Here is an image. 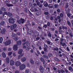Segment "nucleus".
Here are the masks:
<instances>
[{"instance_id": "23", "label": "nucleus", "mask_w": 73, "mask_h": 73, "mask_svg": "<svg viewBox=\"0 0 73 73\" xmlns=\"http://www.w3.org/2000/svg\"><path fill=\"white\" fill-rule=\"evenodd\" d=\"M68 69L69 70H70L71 72H72L73 71V69L72 68V67L71 66L68 68Z\"/></svg>"}, {"instance_id": "19", "label": "nucleus", "mask_w": 73, "mask_h": 73, "mask_svg": "<svg viewBox=\"0 0 73 73\" xmlns=\"http://www.w3.org/2000/svg\"><path fill=\"white\" fill-rule=\"evenodd\" d=\"M30 61L31 64H32L33 65L35 64V62L33 61V59H31Z\"/></svg>"}, {"instance_id": "1", "label": "nucleus", "mask_w": 73, "mask_h": 73, "mask_svg": "<svg viewBox=\"0 0 73 73\" xmlns=\"http://www.w3.org/2000/svg\"><path fill=\"white\" fill-rule=\"evenodd\" d=\"M9 23L11 24H13L15 23V20L12 18H10L8 19Z\"/></svg>"}, {"instance_id": "15", "label": "nucleus", "mask_w": 73, "mask_h": 73, "mask_svg": "<svg viewBox=\"0 0 73 73\" xmlns=\"http://www.w3.org/2000/svg\"><path fill=\"white\" fill-rule=\"evenodd\" d=\"M69 7V5H68V3H66L65 4V6L64 7V9H67V8H68V7Z\"/></svg>"}, {"instance_id": "30", "label": "nucleus", "mask_w": 73, "mask_h": 73, "mask_svg": "<svg viewBox=\"0 0 73 73\" xmlns=\"http://www.w3.org/2000/svg\"><path fill=\"white\" fill-rule=\"evenodd\" d=\"M1 10L2 11H6V9L4 7H2L1 9Z\"/></svg>"}, {"instance_id": "49", "label": "nucleus", "mask_w": 73, "mask_h": 73, "mask_svg": "<svg viewBox=\"0 0 73 73\" xmlns=\"http://www.w3.org/2000/svg\"><path fill=\"white\" fill-rule=\"evenodd\" d=\"M44 14L45 15H48L49 14V12H45L44 13Z\"/></svg>"}, {"instance_id": "24", "label": "nucleus", "mask_w": 73, "mask_h": 73, "mask_svg": "<svg viewBox=\"0 0 73 73\" xmlns=\"http://www.w3.org/2000/svg\"><path fill=\"white\" fill-rule=\"evenodd\" d=\"M2 54L3 58H5V57H6V55L5 54V52H3Z\"/></svg>"}, {"instance_id": "17", "label": "nucleus", "mask_w": 73, "mask_h": 73, "mask_svg": "<svg viewBox=\"0 0 73 73\" xmlns=\"http://www.w3.org/2000/svg\"><path fill=\"white\" fill-rule=\"evenodd\" d=\"M62 29H63V30L65 29V30H67V29H68V28H67V27H66V26L62 25Z\"/></svg>"}, {"instance_id": "5", "label": "nucleus", "mask_w": 73, "mask_h": 73, "mask_svg": "<svg viewBox=\"0 0 73 73\" xmlns=\"http://www.w3.org/2000/svg\"><path fill=\"white\" fill-rule=\"evenodd\" d=\"M5 3L7 7H13V5L12 4H8L9 2L7 1H5Z\"/></svg>"}, {"instance_id": "47", "label": "nucleus", "mask_w": 73, "mask_h": 73, "mask_svg": "<svg viewBox=\"0 0 73 73\" xmlns=\"http://www.w3.org/2000/svg\"><path fill=\"white\" fill-rule=\"evenodd\" d=\"M47 43L48 44H49V45H50V43H51V42H50V41H47Z\"/></svg>"}, {"instance_id": "40", "label": "nucleus", "mask_w": 73, "mask_h": 73, "mask_svg": "<svg viewBox=\"0 0 73 73\" xmlns=\"http://www.w3.org/2000/svg\"><path fill=\"white\" fill-rule=\"evenodd\" d=\"M25 72L26 73H29V70L28 69H26L25 71Z\"/></svg>"}, {"instance_id": "45", "label": "nucleus", "mask_w": 73, "mask_h": 73, "mask_svg": "<svg viewBox=\"0 0 73 73\" xmlns=\"http://www.w3.org/2000/svg\"><path fill=\"white\" fill-rule=\"evenodd\" d=\"M15 29V28L12 25L11 27V30H13V29Z\"/></svg>"}, {"instance_id": "52", "label": "nucleus", "mask_w": 73, "mask_h": 73, "mask_svg": "<svg viewBox=\"0 0 73 73\" xmlns=\"http://www.w3.org/2000/svg\"><path fill=\"white\" fill-rule=\"evenodd\" d=\"M24 4L25 6H27V1H25L24 2Z\"/></svg>"}, {"instance_id": "36", "label": "nucleus", "mask_w": 73, "mask_h": 73, "mask_svg": "<svg viewBox=\"0 0 73 73\" xmlns=\"http://www.w3.org/2000/svg\"><path fill=\"white\" fill-rule=\"evenodd\" d=\"M27 33L28 35H32V32L31 31H28L27 32Z\"/></svg>"}, {"instance_id": "27", "label": "nucleus", "mask_w": 73, "mask_h": 73, "mask_svg": "<svg viewBox=\"0 0 73 73\" xmlns=\"http://www.w3.org/2000/svg\"><path fill=\"white\" fill-rule=\"evenodd\" d=\"M36 4L38 6H39L40 5V3L39 2V1L38 0L36 1Z\"/></svg>"}, {"instance_id": "60", "label": "nucleus", "mask_w": 73, "mask_h": 73, "mask_svg": "<svg viewBox=\"0 0 73 73\" xmlns=\"http://www.w3.org/2000/svg\"><path fill=\"white\" fill-rule=\"evenodd\" d=\"M58 50V48H56L54 49V50H56V51H57Z\"/></svg>"}, {"instance_id": "44", "label": "nucleus", "mask_w": 73, "mask_h": 73, "mask_svg": "<svg viewBox=\"0 0 73 73\" xmlns=\"http://www.w3.org/2000/svg\"><path fill=\"white\" fill-rule=\"evenodd\" d=\"M18 39H19V38L17 37H16L14 38V40H15V41L17 40H18Z\"/></svg>"}, {"instance_id": "26", "label": "nucleus", "mask_w": 73, "mask_h": 73, "mask_svg": "<svg viewBox=\"0 0 73 73\" xmlns=\"http://www.w3.org/2000/svg\"><path fill=\"white\" fill-rule=\"evenodd\" d=\"M7 15H8L9 17H12V16H13L12 14L10 13L9 12L8 13Z\"/></svg>"}, {"instance_id": "62", "label": "nucleus", "mask_w": 73, "mask_h": 73, "mask_svg": "<svg viewBox=\"0 0 73 73\" xmlns=\"http://www.w3.org/2000/svg\"><path fill=\"white\" fill-rule=\"evenodd\" d=\"M26 49L27 50H29L30 49H29V48H28V47H26Z\"/></svg>"}, {"instance_id": "13", "label": "nucleus", "mask_w": 73, "mask_h": 73, "mask_svg": "<svg viewBox=\"0 0 73 73\" xmlns=\"http://www.w3.org/2000/svg\"><path fill=\"white\" fill-rule=\"evenodd\" d=\"M43 5L44 6L46 7H48V3L46 1H44V2Z\"/></svg>"}, {"instance_id": "54", "label": "nucleus", "mask_w": 73, "mask_h": 73, "mask_svg": "<svg viewBox=\"0 0 73 73\" xmlns=\"http://www.w3.org/2000/svg\"><path fill=\"white\" fill-rule=\"evenodd\" d=\"M36 15L38 16L40 15V13H38V12H37L36 13Z\"/></svg>"}, {"instance_id": "56", "label": "nucleus", "mask_w": 73, "mask_h": 73, "mask_svg": "<svg viewBox=\"0 0 73 73\" xmlns=\"http://www.w3.org/2000/svg\"><path fill=\"white\" fill-rule=\"evenodd\" d=\"M60 16L61 17H63V14L62 13H61L60 14Z\"/></svg>"}, {"instance_id": "20", "label": "nucleus", "mask_w": 73, "mask_h": 73, "mask_svg": "<svg viewBox=\"0 0 73 73\" xmlns=\"http://www.w3.org/2000/svg\"><path fill=\"white\" fill-rule=\"evenodd\" d=\"M65 11L66 12V13H69L70 11V9L69 8H68V10H67V9H65Z\"/></svg>"}, {"instance_id": "25", "label": "nucleus", "mask_w": 73, "mask_h": 73, "mask_svg": "<svg viewBox=\"0 0 73 73\" xmlns=\"http://www.w3.org/2000/svg\"><path fill=\"white\" fill-rule=\"evenodd\" d=\"M3 41V37H1L0 38V44L2 43Z\"/></svg>"}, {"instance_id": "4", "label": "nucleus", "mask_w": 73, "mask_h": 73, "mask_svg": "<svg viewBox=\"0 0 73 73\" xmlns=\"http://www.w3.org/2000/svg\"><path fill=\"white\" fill-rule=\"evenodd\" d=\"M25 65L24 64L21 65L19 66V69L21 70H23L25 69Z\"/></svg>"}, {"instance_id": "48", "label": "nucleus", "mask_w": 73, "mask_h": 73, "mask_svg": "<svg viewBox=\"0 0 73 73\" xmlns=\"http://www.w3.org/2000/svg\"><path fill=\"white\" fill-rule=\"evenodd\" d=\"M21 56L19 55L18 56L17 58H18V60H19V59H20V58H21Z\"/></svg>"}, {"instance_id": "12", "label": "nucleus", "mask_w": 73, "mask_h": 73, "mask_svg": "<svg viewBox=\"0 0 73 73\" xmlns=\"http://www.w3.org/2000/svg\"><path fill=\"white\" fill-rule=\"evenodd\" d=\"M32 12H38V10L36 9V8H35L33 9L31 11Z\"/></svg>"}, {"instance_id": "35", "label": "nucleus", "mask_w": 73, "mask_h": 73, "mask_svg": "<svg viewBox=\"0 0 73 73\" xmlns=\"http://www.w3.org/2000/svg\"><path fill=\"white\" fill-rule=\"evenodd\" d=\"M2 49L3 52H5L7 50V48H2Z\"/></svg>"}, {"instance_id": "3", "label": "nucleus", "mask_w": 73, "mask_h": 73, "mask_svg": "<svg viewBox=\"0 0 73 73\" xmlns=\"http://www.w3.org/2000/svg\"><path fill=\"white\" fill-rule=\"evenodd\" d=\"M11 41L10 40H9L6 41L5 42V46H7L9 45L10 44H11Z\"/></svg>"}, {"instance_id": "58", "label": "nucleus", "mask_w": 73, "mask_h": 73, "mask_svg": "<svg viewBox=\"0 0 73 73\" xmlns=\"http://www.w3.org/2000/svg\"><path fill=\"white\" fill-rule=\"evenodd\" d=\"M48 56L50 57H51L52 56V54H51L49 53L48 54Z\"/></svg>"}, {"instance_id": "37", "label": "nucleus", "mask_w": 73, "mask_h": 73, "mask_svg": "<svg viewBox=\"0 0 73 73\" xmlns=\"http://www.w3.org/2000/svg\"><path fill=\"white\" fill-rule=\"evenodd\" d=\"M12 26H13V27L15 28H16L17 27V25L16 24H14V25H13Z\"/></svg>"}, {"instance_id": "33", "label": "nucleus", "mask_w": 73, "mask_h": 73, "mask_svg": "<svg viewBox=\"0 0 73 73\" xmlns=\"http://www.w3.org/2000/svg\"><path fill=\"white\" fill-rule=\"evenodd\" d=\"M16 2L17 3V0H15V1L13 0L12 1V3L13 4H16Z\"/></svg>"}, {"instance_id": "22", "label": "nucleus", "mask_w": 73, "mask_h": 73, "mask_svg": "<svg viewBox=\"0 0 73 73\" xmlns=\"http://www.w3.org/2000/svg\"><path fill=\"white\" fill-rule=\"evenodd\" d=\"M6 62L7 64H9V58H6Z\"/></svg>"}, {"instance_id": "9", "label": "nucleus", "mask_w": 73, "mask_h": 73, "mask_svg": "<svg viewBox=\"0 0 73 73\" xmlns=\"http://www.w3.org/2000/svg\"><path fill=\"white\" fill-rule=\"evenodd\" d=\"M10 65H13L15 64V62L13 60H11L10 61Z\"/></svg>"}, {"instance_id": "63", "label": "nucleus", "mask_w": 73, "mask_h": 73, "mask_svg": "<svg viewBox=\"0 0 73 73\" xmlns=\"http://www.w3.org/2000/svg\"><path fill=\"white\" fill-rule=\"evenodd\" d=\"M67 15L68 16V17H70V13H68L67 14Z\"/></svg>"}, {"instance_id": "61", "label": "nucleus", "mask_w": 73, "mask_h": 73, "mask_svg": "<svg viewBox=\"0 0 73 73\" xmlns=\"http://www.w3.org/2000/svg\"><path fill=\"white\" fill-rule=\"evenodd\" d=\"M57 70H58V73H61V70H59V68Z\"/></svg>"}, {"instance_id": "51", "label": "nucleus", "mask_w": 73, "mask_h": 73, "mask_svg": "<svg viewBox=\"0 0 73 73\" xmlns=\"http://www.w3.org/2000/svg\"><path fill=\"white\" fill-rule=\"evenodd\" d=\"M46 19L47 20H49V19H50V17H49V15H48L46 17Z\"/></svg>"}, {"instance_id": "18", "label": "nucleus", "mask_w": 73, "mask_h": 73, "mask_svg": "<svg viewBox=\"0 0 73 73\" xmlns=\"http://www.w3.org/2000/svg\"><path fill=\"white\" fill-rule=\"evenodd\" d=\"M59 5H62V7H64V1H62L60 4H59Z\"/></svg>"}, {"instance_id": "38", "label": "nucleus", "mask_w": 73, "mask_h": 73, "mask_svg": "<svg viewBox=\"0 0 73 73\" xmlns=\"http://www.w3.org/2000/svg\"><path fill=\"white\" fill-rule=\"evenodd\" d=\"M8 70V69L7 68H6L4 69L3 71V72H7V70Z\"/></svg>"}, {"instance_id": "34", "label": "nucleus", "mask_w": 73, "mask_h": 73, "mask_svg": "<svg viewBox=\"0 0 73 73\" xmlns=\"http://www.w3.org/2000/svg\"><path fill=\"white\" fill-rule=\"evenodd\" d=\"M67 23L69 26H70L71 25V23L68 20L67 21Z\"/></svg>"}, {"instance_id": "21", "label": "nucleus", "mask_w": 73, "mask_h": 73, "mask_svg": "<svg viewBox=\"0 0 73 73\" xmlns=\"http://www.w3.org/2000/svg\"><path fill=\"white\" fill-rule=\"evenodd\" d=\"M23 52V50L22 49H20L19 50L18 52V53L19 54H22V53Z\"/></svg>"}, {"instance_id": "29", "label": "nucleus", "mask_w": 73, "mask_h": 73, "mask_svg": "<svg viewBox=\"0 0 73 73\" xmlns=\"http://www.w3.org/2000/svg\"><path fill=\"white\" fill-rule=\"evenodd\" d=\"M5 15H8V13L6 12H4L2 14V15L3 17H4V16H5Z\"/></svg>"}, {"instance_id": "59", "label": "nucleus", "mask_w": 73, "mask_h": 73, "mask_svg": "<svg viewBox=\"0 0 73 73\" xmlns=\"http://www.w3.org/2000/svg\"><path fill=\"white\" fill-rule=\"evenodd\" d=\"M64 70H65V72H66V73H68V72H69L68 70H67L66 69H65Z\"/></svg>"}, {"instance_id": "16", "label": "nucleus", "mask_w": 73, "mask_h": 73, "mask_svg": "<svg viewBox=\"0 0 73 73\" xmlns=\"http://www.w3.org/2000/svg\"><path fill=\"white\" fill-rule=\"evenodd\" d=\"M40 70L41 73L44 72V69L42 66H40Z\"/></svg>"}, {"instance_id": "11", "label": "nucleus", "mask_w": 73, "mask_h": 73, "mask_svg": "<svg viewBox=\"0 0 73 73\" xmlns=\"http://www.w3.org/2000/svg\"><path fill=\"white\" fill-rule=\"evenodd\" d=\"M6 30L5 29H3L1 32V34H4L5 33Z\"/></svg>"}, {"instance_id": "46", "label": "nucleus", "mask_w": 73, "mask_h": 73, "mask_svg": "<svg viewBox=\"0 0 73 73\" xmlns=\"http://www.w3.org/2000/svg\"><path fill=\"white\" fill-rule=\"evenodd\" d=\"M54 59L56 61H60V60L56 58H55Z\"/></svg>"}, {"instance_id": "57", "label": "nucleus", "mask_w": 73, "mask_h": 73, "mask_svg": "<svg viewBox=\"0 0 73 73\" xmlns=\"http://www.w3.org/2000/svg\"><path fill=\"white\" fill-rule=\"evenodd\" d=\"M12 54V52H10L8 53V55H9V56H11V54Z\"/></svg>"}, {"instance_id": "8", "label": "nucleus", "mask_w": 73, "mask_h": 73, "mask_svg": "<svg viewBox=\"0 0 73 73\" xmlns=\"http://www.w3.org/2000/svg\"><path fill=\"white\" fill-rule=\"evenodd\" d=\"M21 60L22 62H25L27 60V59L25 57H23L21 58Z\"/></svg>"}, {"instance_id": "42", "label": "nucleus", "mask_w": 73, "mask_h": 73, "mask_svg": "<svg viewBox=\"0 0 73 73\" xmlns=\"http://www.w3.org/2000/svg\"><path fill=\"white\" fill-rule=\"evenodd\" d=\"M43 56L45 58H46V59H48V56H46L45 55H43Z\"/></svg>"}, {"instance_id": "53", "label": "nucleus", "mask_w": 73, "mask_h": 73, "mask_svg": "<svg viewBox=\"0 0 73 73\" xmlns=\"http://www.w3.org/2000/svg\"><path fill=\"white\" fill-rule=\"evenodd\" d=\"M60 72L62 73H65V71L63 70H60Z\"/></svg>"}, {"instance_id": "28", "label": "nucleus", "mask_w": 73, "mask_h": 73, "mask_svg": "<svg viewBox=\"0 0 73 73\" xmlns=\"http://www.w3.org/2000/svg\"><path fill=\"white\" fill-rule=\"evenodd\" d=\"M27 41V39L25 37L23 38V39L22 40V42H25Z\"/></svg>"}, {"instance_id": "55", "label": "nucleus", "mask_w": 73, "mask_h": 73, "mask_svg": "<svg viewBox=\"0 0 73 73\" xmlns=\"http://www.w3.org/2000/svg\"><path fill=\"white\" fill-rule=\"evenodd\" d=\"M40 60L42 62H43V61H44V59L42 58V57H40Z\"/></svg>"}, {"instance_id": "31", "label": "nucleus", "mask_w": 73, "mask_h": 73, "mask_svg": "<svg viewBox=\"0 0 73 73\" xmlns=\"http://www.w3.org/2000/svg\"><path fill=\"white\" fill-rule=\"evenodd\" d=\"M26 42V44H27V45L28 46H29V41H27Z\"/></svg>"}, {"instance_id": "32", "label": "nucleus", "mask_w": 73, "mask_h": 73, "mask_svg": "<svg viewBox=\"0 0 73 73\" xmlns=\"http://www.w3.org/2000/svg\"><path fill=\"white\" fill-rule=\"evenodd\" d=\"M5 24V22L4 21H2L0 23V25H3V26H4V25Z\"/></svg>"}, {"instance_id": "64", "label": "nucleus", "mask_w": 73, "mask_h": 73, "mask_svg": "<svg viewBox=\"0 0 73 73\" xmlns=\"http://www.w3.org/2000/svg\"><path fill=\"white\" fill-rule=\"evenodd\" d=\"M15 73H19V71L18 70H16L15 71Z\"/></svg>"}, {"instance_id": "10", "label": "nucleus", "mask_w": 73, "mask_h": 73, "mask_svg": "<svg viewBox=\"0 0 73 73\" xmlns=\"http://www.w3.org/2000/svg\"><path fill=\"white\" fill-rule=\"evenodd\" d=\"M14 50L16 51L17 50V44L15 45L13 48Z\"/></svg>"}, {"instance_id": "6", "label": "nucleus", "mask_w": 73, "mask_h": 73, "mask_svg": "<svg viewBox=\"0 0 73 73\" xmlns=\"http://www.w3.org/2000/svg\"><path fill=\"white\" fill-rule=\"evenodd\" d=\"M21 65V62L20 61H17L15 62V65L16 66H20Z\"/></svg>"}, {"instance_id": "14", "label": "nucleus", "mask_w": 73, "mask_h": 73, "mask_svg": "<svg viewBox=\"0 0 73 73\" xmlns=\"http://www.w3.org/2000/svg\"><path fill=\"white\" fill-rule=\"evenodd\" d=\"M17 45H21V40H18V41L17 42Z\"/></svg>"}, {"instance_id": "2", "label": "nucleus", "mask_w": 73, "mask_h": 73, "mask_svg": "<svg viewBox=\"0 0 73 73\" xmlns=\"http://www.w3.org/2000/svg\"><path fill=\"white\" fill-rule=\"evenodd\" d=\"M24 22H25V19L23 18H21L20 20L17 21V23L19 24L21 23L23 24Z\"/></svg>"}, {"instance_id": "39", "label": "nucleus", "mask_w": 73, "mask_h": 73, "mask_svg": "<svg viewBox=\"0 0 73 73\" xmlns=\"http://www.w3.org/2000/svg\"><path fill=\"white\" fill-rule=\"evenodd\" d=\"M43 28H45V29H46V28H47V25H43Z\"/></svg>"}, {"instance_id": "50", "label": "nucleus", "mask_w": 73, "mask_h": 73, "mask_svg": "<svg viewBox=\"0 0 73 73\" xmlns=\"http://www.w3.org/2000/svg\"><path fill=\"white\" fill-rule=\"evenodd\" d=\"M13 56L14 57H16V53L15 52H13Z\"/></svg>"}, {"instance_id": "7", "label": "nucleus", "mask_w": 73, "mask_h": 73, "mask_svg": "<svg viewBox=\"0 0 73 73\" xmlns=\"http://www.w3.org/2000/svg\"><path fill=\"white\" fill-rule=\"evenodd\" d=\"M19 2H18V5L20 6V7H23V4H22V3H21L22 2V0H19Z\"/></svg>"}, {"instance_id": "43", "label": "nucleus", "mask_w": 73, "mask_h": 73, "mask_svg": "<svg viewBox=\"0 0 73 73\" xmlns=\"http://www.w3.org/2000/svg\"><path fill=\"white\" fill-rule=\"evenodd\" d=\"M48 37H52V35L50 34V33H49L48 34Z\"/></svg>"}, {"instance_id": "41", "label": "nucleus", "mask_w": 73, "mask_h": 73, "mask_svg": "<svg viewBox=\"0 0 73 73\" xmlns=\"http://www.w3.org/2000/svg\"><path fill=\"white\" fill-rule=\"evenodd\" d=\"M35 63V64H36L37 65H40V62L37 61H36Z\"/></svg>"}]
</instances>
